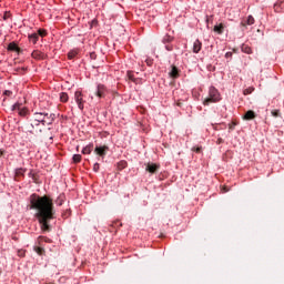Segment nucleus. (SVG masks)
I'll return each instance as SVG.
<instances>
[{
    "label": "nucleus",
    "instance_id": "20",
    "mask_svg": "<svg viewBox=\"0 0 284 284\" xmlns=\"http://www.w3.org/2000/svg\"><path fill=\"white\" fill-rule=\"evenodd\" d=\"M69 99H70V97H68V93H65V92L60 93L61 103H68Z\"/></svg>",
    "mask_w": 284,
    "mask_h": 284
},
{
    "label": "nucleus",
    "instance_id": "34",
    "mask_svg": "<svg viewBox=\"0 0 284 284\" xmlns=\"http://www.w3.org/2000/svg\"><path fill=\"white\" fill-rule=\"evenodd\" d=\"M39 36H40V37H45V30H41V29H40V30L38 31V37H39Z\"/></svg>",
    "mask_w": 284,
    "mask_h": 284
},
{
    "label": "nucleus",
    "instance_id": "22",
    "mask_svg": "<svg viewBox=\"0 0 284 284\" xmlns=\"http://www.w3.org/2000/svg\"><path fill=\"white\" fill-rule=\"evenodd\" d=\"M29 41H31V43H37L39 41V33L30 34Z\"/></svg>",
    "mask_w": 284,
    "mask_h": 284
},
{
    "label": "nucleus",
    "instance_id": "23",
    "mask_svg": "<svg viewBox=\"0 0 284 284\" xmlns=\"http://www.w3.org/2000/svg\"><path fill=\"white\" fill-rule=\"evenodd\" d=\"M34 252H37V254H39V256H43V254H45V250L41 246L34 247Z\"/></svg>",
    "mask_w": 284,
    "mask_h": 284
},
{
    "label": "nucleus",
    "instance_id": "38",
    "mask_svg": "<svg viewBox=\"0 0 284 284\" xmlns=\"http://www.w3.org/2000/svg\"><path fill=\"white\" fill-rule=\"evenodd\" d=\"M216 143L217 145H221V143H223V139L222 138L217 139Z\"/></svg>",
    "mask_w": 284,
    "mask_h": 284
},
{
    "label": "nucleus",
    "instance_id": "9",
    "mask_svg": "<svg viewBox=\"0 0 284 284\" xmlns=\"http://www.w3.org/2000/svg\"><path fill=\"white\" fill-rule=\"evenodd\" d=\"M31 57L38 61H43V59H47L48 55L39 50H36L31 53Z\"/></svg>",
    "mask_w": 284,
    "mask_h": 284
},
{
    "label": "nucleus",
    "instance_id": "26",
    "mask_svg": "<svg viewBox=\"0 0 284 284\" xmlns=\"http://www.w3.org/2000/svg\"><path fill=\"white\" fill-rule=\"evenodd\" d=\"M77 54H79V52H77V50H71L68 53V59H74V57H77Z\"/></svg>",
    "mask_w": 284,
    "mask_h": 284
},
{
    "label": "nucleus",
    "instance_id": "3",
    "mask_svg": "<svg viewBox=\"0 0 284 284\" xmlns=\"http://www.w3.org/2000/svg\"><path fill=\"white\" fill-rule=\"evenodd\" d=\"M221 101V95L219 94V90H216V88L211 87L209 90V98H206L203 101L204 105H209L210 103H216Z\"/></svg>",
    "mask_w": 284,
    "mask_h": 284
},
{
    "label": "nucleus",
    "instance_id": "41",
    "mask_svg": "<svg viewBox=\"0 0 284 284\" xmlns=\"http://www.w3.org/2000/svg\"><path fill=\"white\" fill-rule=\"evenodd\" d=\"M225 57H232V53H231V52H227V53L225 54Z\"/></svg>",
    "mask_w": 284,
    "mask_h": 284
},
{
    "label": "nucleus",
    "instance_id": "4",
    "mask_svg": "<svg viewBox=\"0 0 284 284\" xmlns=\"http://www.w3.org/2000/svg\"><path fill=\"white\" fill-rule=\"evenodd\" d=\"M12 112H18L19 116H28L30 114V110L28 108H21V103L17 102L11 108Z\"/></svg>",
    "mask_w": 284,
    "mask_h": 284
},
{
    "label": "nucleus",
    "instance_id": "29",
    "mask_svg": "<svg viewBox=\"0 0 284 284\" xmlns=\"http://www.w3.org/2000/svg\"><path fill=\"white\" fill-rule=\"evenodd\" d=\"M174 40V38H172V37H170V36H165L164 38H163V43H171V41H173Z\"/></svg>",
    "mask_w": 284,
    "mask_h": 284
},
{
    "label": "nucleus",
    "instance_id": "17",
    "mask_svg": "<svg viewBox=\"0 0 284 284\" xmlns=\"http://www.w3.org/2000/svg\"><path fill=\"white\" fill-rule=\"evenodd\" d=\"M169 74L172 79H179V68H176L175 65H172Z\"/></svg>",
    "mask_w": 284,
    "mask_h": 284
},
{
    "label": "nucleus",
    "instance_id": "33",
    "mask_svg": "<svg viewBox=\"0 0 284 284\" xmlns=\"http://www.w3.org/2000/svg\"><path fill=\"white\" fill-rule=\"evenodd\" d=\"M165 50H168V52H172V50H174V47H172V44H166Z\"/></svg>",
    "mask_w": 284,
    "mask_h": 284
},
{
    "label": "nucleus",
    "instance_id": "10",
    "mask_svg": "<svg viewBox=\"0 0 284 284\" xmlns=\"http://www.w3.org/2000/svg\"><path fill=\"white\" fill-rule=\"evenodd\" d=\"M160 168L161 166L159 164L149 163L146 165V172H150V174H156V172H159Z\"/></svg>",
    "mask_w": 284,
    "mask_h": 284
},
{
    "label": "nucleus",
    "instance_id": "24",
    "mask_svg": "<svg viewBox=\"0 0 284 284\" xmlns=\"http://www.w3.org/2000/svg\"><path fill=\"white\" fill-rule=\"evenodd\" d=\"M128 168V162L125 161H120L118 163V170H125Z\"/></svg>",
    "mask_w": 284,
    "mask_h": 284
},
{
    "label": "nucleus",
    "instance_id": "1",
    "mask_svg": "<svg viewBox=\"0 0 284 284\" xmlns=\"http://www.w3.org/2000/svg\"><path fill=\"white\" fill-rule=\"evenodd\" d=\"M31 210H36V217L38 219L42 232H50V221L54 219V203L48 195L39 196L37 194L31 195Z\"/></svg>",
    "mask_w": 284,
    "mask_h": 284
},
{
    "label": "nucleus",
    "instance_id": "6",
    "mask_svg": "<svg viewBox=\"0 0 284 284\" xmlns=\"http://www.w3.org/2000/svg\"><path fill=\"white\" fill-rule=\"evenodd\" d=\"M54 113H44V121L42 122V125H52V123H54Z\"/></svg>",
    "mask_w": 284,
    "mask_h": 284
},
{
    "label": "nucleus",
    "instance_id": "32",
    "mask_svg": "<svg viewBox=\"0 0 284 284\" xmlns=\"http://www.w3.org/2000/svg\"><path fill=\"white\" fill-rule=\"evenodd\" d=\"M29 176L34 181V183H37V173H34V171H30Z\"/></svg>",
    "mask_w": 284,
    "mask_h": 284
},
{
    "label": "nucleus",
    "instance_id": "7",
    "mask_svg": "<svg viewBox=\"0 0 284 284\" xmlns=\"http://www.w3.org/2000/svg\"><path fill=\"white\" fill-rule=\"evenodd\" d=\"M94 94L98 97V99H103L105 97V85L98 84Z\"/></svg>",
    "mask_w": 284,
    "mask_h": 284
},
{
    "label": "nucleus",
    "instance_id": "43",
    "mask_svg": "<svg viewBox=\"0 0 284 284\" xmlns=\"http://www.w3.org/2000/svg\"><path fill=\"white\" fill-rule=\"evenodd\" d=\"M59 205H62V203L60 202Z\"/></svg>",
    "mask_w": 284,
    "mask_h": 284
},
{
    "label": "nucleus",
    "instance_id": "15",
    "mask_svg": "<svg viewBox=\"0 0 284 284\" xmlns=\"http://www.w3.org/2000/svg\"><path fill=\"white\" fill-rule=\"evenodd\" d=\"M214 32H216L217 34H223L224 30H225V24L224 23H220L214 26Z\"/></svg>",
    "mask_w": 284,
    "mask_h": 284
},
{
    "label": "nucleus",
    "instance_id": "35",
    "mask_svg": "<svg viewBox=\"0 0 284 284\" xmlns=\"http://www.w3.org/2000/svg\"><path fill=\"white\" fill-rule=\"evenodd\" d=\"M3 94H4V97H12V91L6 90V91L3 92Z\"/></svg>",
    "mask_w": 284,
    "mask_h": 284
},
{
    "label": "nucleus",
    "instance_id": "8",
    "mask_svg": "<svg viewBox=\"0 0 284 284\" xmlns=\"http://www.w3.org/2000/svg\"><path fill=\"white\" fill-rule=\"evenodd\" d=\"M26 172H28L27 169H23V168L16 169L14 181H21V179H23V176H26Z\"/></svg>",
    "mask_w": 284,
    "mask_h": 284
},
{
    "label": "nucleus",
    "instance_id": "18",
    "mask_svg": "<svg viewBox=\"0 0 284 284\" xmlns=\"http://www.w3.org/2000/svg\"><path fill=\"white\" fill-rule=\"evenodd\" d=\"M93 148H94L93 144H89V145L84 146V148L82 149V154H92Z\"/></svg>",
    "mask_w": 284,
    "mask_h": 284
},
{
    "label": "nucleus",
    "instance_id": "40",
    "mask_svg": "<svg viewBox=\"0 0 284 284\" xmlns=\"http://www.w3.org/2000/svg\"><path fill=\"white\" fill-rule=\"evenodd\" d=\"M176 105H178L179 108H181V106L183 105V102L178 101V102H176Z\"/></svg>",
    "mask_w": 284,
    "mask_h": 284
},
{
    "label": "nucleus",
    "instance_id": "30",
    "mask_svg": "<svg viewBox=\"0 0 284 284\" xmlns=\"http://www.w3.org/2000/svg\"><path fill=\"white\" fill-rule=\"evenodd\" d=\"M271 114H272V116H275V119H276V118L281 116V110H273V111H271Z\"/></svg>",
    "mask_w": 284,
    "mask_h": 284
},
{
    "label": "nucleus",
    "instance_id": "2",
    "mask_svg": "<svg viewBox=\"0 0 284 284\" xmlns=\"http://www.w3.org/2000/svg\"><path fill=\"white\" fill-rule=\"evenodd\" d=\"M43 121H45V112H36L33 114V118L31 119L29 132L31 134H34L37 132L34 130V128H39V125H41V123L43 124Z\"/></svg>",
    "mask_w": 284,
    "mask_h": 284
},
{
    "label": "nucleus",
    "instance_id": "21",
    "mask_svg": "<svg viewBox=\"0 0 284 284\" xmlns=\"http://www.w3.org/2000/svg\"><path fill=\"white\" fill-rule=\"evenodd\" d=\"M283 8H284V2L283 1L277 2V3L274 4L275 12H281V10H283Z\"/></svg>",
    "mask_w": 284,
    "mask_h": 284
},
{
    "label": "nucleus",
    "instance_id": "36",
    "mask_svg": "<svg viewBox=\"0 0 284 284\" xmlns=\"http://www.w3.org/2000/svg\"><path fill=\"white\" fill-rule=\"evenodd\" d=\"M99 168H100V164L99 163H94L93 172H99Z\"/></svg>",
    "mask_w": 284,
    "mask_h": 284
},
{
    "label": "nucleus",
    "instance_id": "37",
    "mask_svg": "<svg viewBox=\"0 0 284 284\" xmlns=\"http://www.w3.org/2000/svg\"><path fill=\"white\" fill-rule=\"evenodd\" d=\"M193 152H196L197 154L201 152V146H197V148H193L192 149Z\"/></svg>",
    "mask_w": 284,
    "mask_h": 284
},
{
    "label": "nucleus",
    "instance_id": "13",
    "mask_svg": "<svg viewBox=\"0 0 284 284\" xmlns=\"http://www.w3.org/2000/svg\"><path fill=\"white\" fill-rule=\"evenodd\" d=\"M241 26H242L243 28H247V26H254V17L248 16L246 20H243V21L241 22Z\"/></svg>",
    "mask_w": 284,
    "mask_h": 284
},
{
    "label": "nucleus",
    "instance_id": "31",
    "mask_svg": "<svg viewBox=\"0 0 284 284\" xmlns=\"http://www.w3.org/2000/svg\"><path fill=\"white\" fill-rule=\"evenodd\" d=\"M12 17V13H10V11H6L3 14V21H8V19H10Z\"/></svg>",
    "mask_w": 284,
    "mask_h": 284
},
{
    "label": "nucleus",
    "instance_id": "42",
    "mask_svg": "<svg viewBox=\"0 0 284 284\" xmlns=\"http://www.w3.org/2000/svg\"><path fill=\"white\" fill-rule=\"evenodd\" d=\"M43 239H45V237L40 236V237H38V241H43Z\"/></svg>",
    "mask_w": 284,
    "mask_h": 284
},
{
    "label": "nucleus",
    "instance_id": "12",
    "mask_svg": "<svg viewBox=\"0 0 284 284\" xmlns=\"http://www.w3.org/2000/svg\"><path fill=\"white\" fill-rule=\"evenodd\" d=\"M201 48H203V43H201V40H195L193 43V52L195 54H199L201 52Z\"/></svg>",
    "mask_w": 284,
    "mask_h": 284
},
{
    "label": "nucleus",
    "instance_id": "39",
    "mask_svg": "<svg viewBox=\"0 0 284 284\" xmlns=\"http://www.w3.org/2000/svg\"><path fill=\"white\" fill-rule=\"evenodd\" d=\"M6 154V150L0 149V158Z\"/></svg>",
    "mask_w": 284,
    "mask_h": 284
},
{
    "label": "nucleus",
    "instance_id": "11",
    "mask_svg": "<svg viewBox=\"0 0 284 284\" xmlns=\"http://www.w3.org/2000/svg\"><path fill=\"white\" fill-rule=\"evenodd\" d=\"M108 150H110V148L108 146H97L94 152L95 154H98L99 156H105V154H108Z\"/></svg>",
    "mask_w": 284,
    "mask_h": 284
},
{
    "label": "nucleus",
    "instance_id": "27",
    "mask_svg": "<svg viewBox=\"0 0 284 284\" xmlns=\"http://www.w3.org/2000/svg\"><path fill=\"white\" fill-rule=\"evenodd\" d=\"M254 92V87H250L243 91V94L247 97V94H252Z\"/></svg>",
    "mask_w": 284,
    "mask_h": 284
},
{
    "label": "nucleus",
    "instance_id": "25",
    "mask_svg": "<svg viewBox=\"0 0 284 284\" xmlns=\"http://www.w3.org/2000/svg\"><path fill=\"white\" fill-rule=\"evenodd\" d=\"M126 75L129 81H133V83L136 82V79L134 78V72L128 71Z\"/></svg>",
    "mask_w": 284,
    "mask_h": 284
},
{
    "label": "nucleus",
    "instance_id": "14",
    "mask_svg": "<svg viewBox=\"0 0 284 284\" xmlns=\"http://www.w3.org/2000/svg\"><path fill=\"white\" fill-rule=\"evenodd\" d=\"M243 119H244L245 121H252V120L256 119V113H255L254 111H252V110H248V111L244 114Z\"/></svg>",
    "mask_w": 284,
    "mask_h": 284
},
{
    "label": "nucleus",
    "instance_id": "5",
    "mask_svg": "<svg viewBox=\"0 0 284 284\" xmlns=\"http://www.w3.org/2000/svg\"><path fill=\"white\" fill-rule=\"evenodd\" d=\"M75 103H78L79 110H83L85 101H83V93L81 91H77L74 93Z\"/></svg>",
    "mask_w": 284,
    "mask_h": 284
},
{
    "label": "nucleus",
    "instance_id": "19",
    "mask_svg": "<svg viewBox=\"0 0 284 284\" xmlns=\"http://www.w3.org/2000/svg\"><path fill=\"white\" fill-rule=\"evenodd\" d=\"M241 50L244 52V54H252V48H250L247 44H242Z\"/></svg>",
    "mask_w": 284,
    "mask_h": 284
},
{
    "label": "nucleus",
    "instance_id": "16",
    "mask_svg": "<svg viewBox=\"0 0 284 284\" xmlns=\"http://www.w3.org/2000/svg\"><path fill=\"white\" fill-rule=\"evenodd\" d=\"M8 50L10 52H21V49L19 48V45H17V43H14V42L9 43Z\"/></svg>",
    "mask_w": 284,
    "mask_h": 284
},
{
    "label": "nucleus",
    "instance_id": "28",
    "mask_svg": "<svg viewBox=\"0 0 284 284\" xmlns=\"http://www.w3.org/2000/svg\"><path fill=\"white\" fill-rule=\"evenodd\" d=\"M72 161L73 163H81V154H74Z\"/></svg>",
    "mask_w": 284,
    "mask_h": 284
}]
</instances>
